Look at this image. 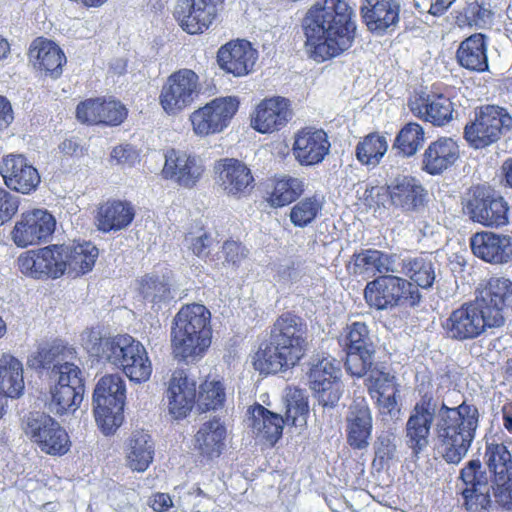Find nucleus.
Masks as SVG:
<instances>
[{
    "instance_id": "nucleus-24",
    "label": "nucleus",
    "mask_w": 512,
    "mask_h": 512,
    "mask_svg": "<svg viewBox=\"0 0 512 512\" xmlns=\"http://www.w3.org/2000/svg\"><path fill=\"white\" fill-rule=\"evenodd\" d=\"M346 424L349 445L358 450L367 448L372 433V415L365 399L358 398L350 404Z\"/></svg>"
},
{
    "instance_id": "nucleus-5",
    "label": "nucleus",
    "mask_w": 512,
    "mask_h": 512,
    "mask_svg": "<svg viewBox=\"0 0 512 512\" xmlns=\"http://www.w3.org/2000/svg\"><path fill=\"white\" fill-rule=\"evenodd\" d=\"M366 303L376 310H392L396 307L419 303L421 295L413 283L396 275H380L366 284Z\"/></svg>"
},
{
    "instance_id": "nucleus-63",
    "label": "nucleus",
    "mask_w": 512,
    "mask_h": 512,
    "mask_svg": "<svg viewBox=\"0 0 512 512\" xmlns=\"http://www.w3.org/2000/svg\"><path fill=\"white\" fill-rule=\"evenodd\" d=\"M247 249L239 242L228 240L222 245L218 253V259H223L222 264L227 267H238L247 257Z\"/></svg>"
},
{
    "instance_id": "nucleus-62",
    "label": "nucleus",
    "mask_w": 512,
    "mask_h": 512,
    "mask_svg": "<svg viewBox=\"0 0 512 512\" xmlns=\"http://www.w3.org/2000/svg\"><path fill=\"white\" fill-rule=\"evenodd\" d=\"M367 380L369 382V392L373 397L380 394H387L392 392L393 389H398L394 383L395 377L377 368L370 370Z\"/></svg>"
},
{
    "instance_id": "nucleus-39",
    "label": "nucleus",
    "mask_w": 512,
    "mask_h": 512,
    "mask_svg": "<svg viewBox=\"0 0 512 512\" xmlns=\"http://www.w3.org/2000/svg\"><path fill=\"white\" fill-rule=\"evenodd\" d=\"M98 257V249L91 242L65 246V271L74 276L84 275L92 270Z\"/></svg>"
},
{
    "instance_id": "nucleus-12",
    "label": "nucleus",
    "mask_w": 512,
    "mask_h": 512,
    "mask_svg": "<svg viewBox=\"0 0 512 512\" xmlns=\"http://www.w3.org/2000/svg\"><path fill=\"white\" fill-rule=\"evenodd\" d=\"M493 328L498 327L475 300L454 309L443 323L447 337L456 341L476 339Z\"/></svg>"
},
{
    "instance_id": "nucleus-32",
    "label": "nucleus",
    "mask_w": 512,
    "mask_h": 512,
    "mask_svg": "<svg viewBox=\"0 0 512 512\" xmlns=\"http://www.w3.org/2000/svg\"><path fill=\"white\" fill-rule=\"evenodd\" d=\"M211 345V337L183 329H171V347L174 358L186 363L201 359Z\"/></svg>"
},
{
    "instance_id": "nucleus-43",
    "label": "nucleus",
    "mask_w": 512,
    "mask_h": 512,
    "mask_svg": "<svg viewBox=\"0 0 512 512\" xmlns=\"http://www.w3.org/2000/svg\"><path fill=\"white\" fill-rule=\"evenodd\" d=\"M95 219L100 231L119 230L128 224V207L121 201H107L98 207Z\"/></svg>"
},
{
    "instance_id": "nucleus-50",
    "label": "nucleus",
    "mask_w": 512,
    "mask_h": 512,
    "mask_svg": "<svg viewBox=\"0 0 512 512\" xmlns=\"http://www.w3.org/2000/svg\"><path fill=\"white\" fill-rule=\"evenodd\" d=\"M67 353L72 354V349L61 344L40 347L33 356L32 365L36 369H51L52 371L56 365L68 362Z\"/></svg>"
},
{
    "instance_id": "nucleus-28",
    "label": "nucleus",
    "mask_w": 512,
    "mask_h": 512,
    "mask_svg": "<svg viewBox=\"0 0 512 512\" xmlns=\"http://www.w3.org/2000/svg\"><path fill=\"white\" fill-rule=\"evenodd\" d=\"M393 206L406 212H415L424 206L427 192L419 180L398 176L387 185Z\"/></svg>"
},
{
    "instance_id": "nucleus-2",
    "label": "nucleus",
    "mask_w": 512,
    "mask_h": 512,
    "mask_svg": "<svg viewBox=\"0 0 512 512\" xmlns=\"http://www.w3.org/2000/svg\"><path fill=\"white\" fill-rule=\"evenodd\" d=\"M352 9L344 0L317 1L303 20L306 47L316 61L348 50L354 40Z\"/></svg>"
},
{
    "instance_id": "nucleus-11",
    "label": "nucleus",
    "mask_w": 512,
    "mask_h": 512,
    "mask_svg": "<svg viewBox=\"0 0 512 512\" xmlns=\"http://www.w3.org/2000/svg\"><path fill=\"white\" fill-rule=\"evenodd\" d=\"M64 256L65 246L53 244L21 253L17 265L26 277L55 280L65 274Z\"/></svg>"
},
{
    "instance_id": "nucleus-64",
    "label": "nucleus",
    "mask_w": 512,
    "mask_h": 512,
    "mask_svg": "<svg viewBox=\"0 0 512 512\" xmlns=\"http://www.w3.org/2000/svg\"><path fill=\"white\" fill-rule=\"evenodd\" d=\"M185 240L188 248L200 258L207 257L214 244V239L211 235L202 229L197 232L188 233Z\"/></svg>"
},
{
    "instance_id": "nucleus-22",
    "label": "nucleus",
    "mask_w": 512,
    "mask_h": 512,
    "mask_svg": "<svg viewBox=\"0 0 512 512\" xmlns=\"http://www.w3.org/2000/svg\"><path fill=\"white\" fill-rule=\"evenodd\" d=\"M257 51L245 40L231 41L223 45L217 53L219 66L236 77L245 76L253 70Z\"/></svg>"
},
{
    "instance_id": "nucleus-1",
    "label": "nucleus",
    "mask_w": 512,
    "mask_h": 512,
    "mask_svg": "<svg viewBox=\"0 0 512 512\" xmlns=\"http://www.w3.org/2000/svg\"><path fill=\"white\" fill-rule=\"evenodd\" d=\"M478 408L463 401L449 407L443 400L426 392L412 408L406 422L407 445L415 454L422 452L429 444L434 424L437 449L448 464L458 465L468 454L479 427Z\"/></svg>"
},
{
    "instance_id": "nucleus-4",
    "label": "nucleus",
    "mask_w": 512,
    "mask_h": 512,
    "mask_svg": "<svg viewBox=\"0 0 512 512\" xmlns=\"http://www.w3.org/2000/svg\"><path fill=\"white\" fill-rule=\"evenodd\" d=\"M126 387L118 375H105L93 392V413L104 435H113L124 420Z\"/></svg>"
},
{
    "instance_id": "nucleus-13",
    "label": "nucleus",
    "mask_w": 512,
    "mask_h": 512,
    "mask_svg": "<svg viewBox=\"0 0 512 512\" xmlns=\"http://www.w3.org/2000/svg\"><path fill=\"white\" fill-rule=\"evenodd\" d=\"M200 91L198 75L191 69H180L162 86L159 103L168 115H177L196 100Z\"/></svg>"
},
{
    "instance_id": "nucleus-53",
    "label": "nucleus",
    "mask_w": 512,
    "mask_h": 512,
    "mask_svg": "<svg viewBox=\"0 0 512 512\" xmlns=\"http://www.w3.org/2000/svg\"><path fill=\"white\" fill-rule=\"evenodd\" d=\"M423 141V128L417 123H408L398 133L394 146L404 156H412L417 152Z\"/></svg>"
},
{
    "instance_id": "nucleus-57",
    "label": "nucleus",
    "mask_w": 512,
    "mask_h": 512,
    "mask_svg": "<svg viewBox=\"0 0 512 512\" xmlns=\"http://www.w3.org/2000/svg\"><path fill=\"white\" fill-rule=\"evenodd\" d=\"M374 354L375 351L361 353L360 351L346 350L345 367L347 372L356 377L369 374L373 369Z\"/></svg>"
},
{
    "instance_id": "nucleus-52",
    "label": "nucleus",
    "mask_w": 512,
    "mask_h": 512,
    "mask_svg": "<svg viewBox=\"0 0 512 512\" xmlns=\"http://www.w3.org/2000/svg\"><path fill=\"white\" fill-rule=\"evenodd\" d=\"M138 291L154 303L167 301L171 298L170 283L164 276L145 275L138 282Z\"/></svg>"
},
{
    "instance_id": "nucleus-44",
    "label": "nucleus",
    "mask_w": 512,
    "mask_h": 512,
    "mask_svg": "<svg viewBox=\"0 0 512 512\" xmlns=\"http://www.w3.org/2000/svg\"><path fill=\"white\" fill-rule=\"evenodd\" d=\"M303 192L302 179L285 175L275 180L269 203L273 207H283L295 201Z\"/></svg>"
},
{
    "instance_id": "nucleus-46",
    "label": "nucleus",
    "mask_w": 512,
    "mask_h": 512,
    "mask_svg": "<svg viewBox=\"0 0 512 512\" xmlns=\"http://www.w3.org/2000/svg\"><path fill=\"white\" fill-rule=\"evenodd\" d=\"M152 374V363L144 345L130 337V382H147Z\"/></svg>"
},
{
    "instance_id": "nucleus-23",
    "label": "nucleus",
    "mask_w": 512,
    "mask_h": 512,
    "mask_svg": "<svg viewBox=\"0 0 512 512\" xmlns=\"http://www.w3.org/2000/svg\"><path fill=\"white\" fill-rule=\"evenodd\" d=\"M331 144L322 129L300 131L293 144L295 159L303 166L321 163L330 151Z\"/></svg>"
},
{
    "instance_id": "nucleus-37",
    "label": "nucleus",
    "mask_w": 512,
    "mask_h": 512,
    "mask_svg": "<svg viewBox=\"0 0 512 512\" xmlns=\"http://www.w3.org/2000/svg\"><path fill=\"white\" fill-rule=\"evenodd\" d=\"M226 428L220 419L204 422L195 435V447L208 458L219 457L224 448Z\"/></svg>"
},
{
    "instance_id": "nucleus-60",
    "label": "nucleus",
    "mask_w": 512,
    "mask_h": 512,
    "mask_svg": "<svg viewBox=\"0 0 512 512\" xmlns=\"http://www.w3.org/2000/svg\"><path fill=\"white\" fill-rule=\"evenodd\" d=\"M100 125L116 126L123 122L125 106L115 100H106L99 97Z\"/></svg>"
},
{
    "instance_id": "nucleus-56",
    "label": "nucleus",
    "mask_w": 512,
    "mask_h": 512,
    "mask_svg": "<svg viewBox=\"0 0 512 512\" xmlns=\"http://www.w3.org/2000/svg\"><path fill=\"white\" fill-rule=\"evenodd\" d=\"M276 277L284 284H294L301 281L307 274L305 262L299 258L284 259L275 268Z\"/></svg>"
},
{
    "instance_id": "nucleus-10",
    "label": "nucleus",
    "mask_w": 512,
    "mask_h": 512,
    "mask_svg": "<svg viewBox=\"0 0 512 512\" xmlns=\"http://www.w3.org/2000/svg\"><path fill=\"white\" fill-rule=\"evenodd\" d=\"M464 210L472 221L487 227H501L508 223V203L484 185L469 189Z\"/></svg>"
},
{
    "instance_id": "nucleus-16",
    "label": "nucleus",
    "mask_w": 512,
    "mask_h": 512,
    "mask_svg": "<svg viewBox=\"0 0 512 512\" xmlns=\"http://www.w3.org/2000/svg\"><path fill=\"white\" fill-rule=\"evenodd\" d=\"M26 434L47 455L63 456L71 447L67 431L54 418L46 414L29 418Z\"/></svg>"
},
{
    "instance_id": "nucleus-59",
    "label": "nucleus",
    "mask_w": 512,
    "mask_h": 512,
    "mask_svg": "<svg viewBox=\"0 0 512 512\" xmlns=\"http://www.w3.org/2000/svg\"><path fill=\"white\" fill-rule=\"evenodd\" d=\"M395 440L396 437L392 433H385L377 438L374 444L375 458L373 465H379L380 468H383L396 457L397 446Z\"/></svg>"
},
{
    "instance_id": "nucleus-42",
    "label": "nucleus",
    "mask_w": 512,
    "mask_h": 512,
    "mask_svg": "<svg viewBox=\"0 0 512 512\" xmlns=\"http://www.w3.org/2000/svg\"><path fill=\"white\" fill-rule=\"evenodd\" d=\"M484 460L493 479L512 477V455L503 443H487Z\"/></svg>"
},
{
    "instance_id": "nucleus-49",
    "label": "nucleus",
    "mask_w": 512,
    "mask_h": 512,
    "mask_svg": "<svg viewBox=\"0 0 512 512\" xmlns=\"http://www.w3.org/2000/svg\"><path fill=\"white\" fill-rule=\"evenodd\" d=\"M285 416L284 421L289 425H297L299 419L306 422L308 414V398L305 392L298 388H290L284 398Z\"/></svg>"
},
{
    "instance_id": "nucleus-54",
    "label": "nucleus",
    "mask_w": 512,
    "mask_h": 512,
    "mask_svg": "<svg viewBox=\"0 0 512 512\" xmlns=\"http://www.w3.org/2000/svg\"><path fill=\"white\" fill-rule=\"evenodd\" d=\"M225 387L218 380H206L200 385L198 404L202 410H216L224 405Z\"/></svg>"
},
{
    "instance_id": "nucleus-51",
    "label": "nucleus",
    "mask_w": 512,
    "mask_h": 512,
    "mask_svg": "<svg viewBox=\"0 0 512 512\" xmlns=\"http://www.w3.org/2000/svg\"><path fill=\"white\" fill-rule=\"evenodd\" d=\"M128 342L125 336L101 338L98 344V355L115 366L127 367L125 365Z\"/></svg>"
},
{
    "instance_id": "nucleus-27",
    "label": "nucleus",
    "mask_w": 512,
    "mask_h": 512,
    "mask_svg": "<svg viewBox=\"0 0 512 512\" xmlns=\"http://www.w3.org/2000/svg\"><path fill=\"white\" fill-rule=\"evenodd\" d=\"M473 254L493 264H504L512 261V238L492 232L476 233L471 238Z\"/></svg>"
},
{
    "instance_id": "nucleus-14",
    "label": "nucleus",
    "mask_w": 512,
    "mask_h": 512,
    "mask_svg": "<svg viewBox=\"0 0 512 512\" xmlns=\"http://www.w3.org/2000/svg\"><path fill=\"white\" fill-rule=\"evenodd\" d=\"M238 107L239 101L233 96L211 100L190 115L193 132L200 137L220 133L229 125Z\"/></svg>"
},
{
    "instance_id": "nucleus-29",
    "label": "nucleus",
    "mask_w": 512,
    "mask_h": 512,
    "mask_svg": "<svg viewBox=\"0 0 512 512\" xmlns=\"http://www.w3.org/2000/svg\"><path fill=\"white\" fill-rule=\"evenodd\" d=\"M168 408L176 418H184L192 410L196 398V384L188 379L184 370L173 372L167 390Z\"/></svg>"
},
{
    "instance_id": "nucleus-48",
    "label": "nucleus",
    "mask_w": 512,
    "mask_h": 512,
    "mask_svg": "<svg viewBox=\"0 0 512 512\" xmlns=\"http://www.w3.org/2000/svg\"><path fill=\"white\" fill-rule=\"evenodd\" d=\"M387 148L386 137L371 133L358 143L356 157L362 164L376 166L386 153Z\"/></svg>"
},
{
    "instance_id": "nucleus-33",
    "label": "nucleus",
    "mask_w": 512,
    "mask_h": 512,
    "mask_svg": "<svg viewBox=\"0 0 512 512\" xmlns=\"http://www.w3.org/2000/svg\"><path fill=\"white\" fill-rule=\"evenodd\" d=\"M459 158V147L451 138H439L430 143L423 154V170L431 175L441 174Z\"/></svg>"
},
{
    "instance_id": "nucleus-15",
    "label": "nucleus",
    "mask_w": 512,
    "mask_h": 512,
    "mask_svg": "<svg viewBox=\"0 0 512 512\" xmlns=\"http://www.w3.org/2000/svg\"><path fill=\"white\" fill-rule=\"evenodd\" d=\"M55 227L56 220L51 213L43 209H32L23 212L16 221L11 239L19 248L40 245L51 238Z\"/></svg>"
},
{
    "instance_id": "nucleus-26",
    "label": "nucleus",
    "mask_w": 512,
    "mask_h": 512,
    "mask_svg": "<svg viewBox=\"0 0 512 512\" xmlns=\"http://www.w3.org/2000/svg\"><path fill=\"white\" fill-rule=\"evenodd\" d=\"M28 56L36 70L51 78H58L66 64L63 50L54 41L44 37H37L32 41Z\"/></svg>"
},
{
    "instance_id": "nucleus-30",
    "label": "nucleus",
    "mask_w": 512,
    "mask_h": 512,
    "mask_svg": "<svg viewBox=\"0 0 512 512\" xmlns=\"http://www.w3.org/2000/svg\"><path fill=\"white\" fill-rule=\"evenodd\" d=\"M400 0H365L362 18L368 29L382 34L399 22Z\"/></svg>"
},
{
    "instance_id": "nucleus-8",
    "label": "nucleus",
    "mask_w": 512,
    "mask_h": 512,
    "mask_svg": "<svg viewBox=\"0 0 512 512\" xmlns=\"http://www.w3.org/2000/svg\"><path fill=\"white\" fill-rule=\"evenodd\" d=\"M54 384L50 388L51 403L56 412L63 415L76 411L84 397L85 380L81 369L72 362L56 365L52 370Z\"/></svg>"
},
{
    "instance_id": "nucleus-41",
    "label": "nucleus",
    "mask_w": 512,
    "mask_h": 512,
    "mask_svg": "<svg viewBox=\"0 0 512 512\" xmlns=\"http://www.w3.org/2000/svg\"><path fill=\"white\" fill-rule=\"evenodd\" d=\"M154 457V442L144 430H135L130 436V469L145 471Z\"/></svg>"
},
{
    "instance_id": "nucleus-7",
    "label": "nucleus",
    "mask_w": 512,
    "mask_h": 512,
    "mask_svg": "<svg viewBox=\"0 0 512 512\" xmlns=\"http://www.w3.org/2000/svg\"><path fill=\"white\" fill-rule=\"evenodd\" d=\"M512 129V115L503 107L486 105L476 113L475 119L464 129L470 146L481 149L497 142Z\"/></svg>"
},
{
    "instance_id": "nucleus-18",
    "label": "nucleus",
    "mask_w": 512,
    "mask_h": 512,
    "mask_svg": "<svg viewBox=\"0 0 512 512\" xmlns=\"http://www.w3.org/2000/svg\"><path fill=\"white\" fill-rule=\"evenodd\" d=\"M222 2L223 0H178L174 16L187 33H202L215 19L217 6Z\"/></svg>"
},
{
    "instance_id": "nucleus-58",
    "label": "nucleus",
    "mask_w": 512,
    "mask_h": 512,
    "mask_svg": "<svg viewBox=\"0 0 512 512\" xmlns=\"http://www.w3.org/2000/svg\"><path fill=\"white\" fill-rule=\"evenodd\" d=\"M379 250L367 249L352 256V272L355 275H375L379 268Z\"/></svg>"
},
{
    "instance_id": "nucleus-36",
    "label": "nucleus",
    "mask_w": 512,
    "mask_h": 512,
    "mask_svg": "<svg viewBox=\"0 0 512 512\" xmlns=\"http://www.w3.org/2000/svg\"><path fill=\"white\" fill-rule=\"evenodd\" d=\"M210 311L202 304L183 306L174 317L172 329H178L212 337L210 326Z\"/></svg>"
},
{
    "instance_id": "nucleus-19",
    "label": "nucleus",
    "mask_w": 512,
    "mask_h": 512,
    "mask_svg": "<svg viewBox=\"0 0 512 512\" xmlns=\"http://www.w3.org/2000/svg\"><path fill=\"white\" fill-rule=\"evenodd\" d=\"M0 175L10 190L22 194L34 192L41 182L38 170L23 155L10 154L4 157Z\"/></svg>"
},
{
    "instance_id": "nucleus-40",
    "label": "nucleus",
    "mask_w": 512,
    "mask_h": 512,
    "mask_svg": "<svg viewBox=\"0 0 512 512\" xmlns=\"http://www.w3.org/2000/svg\"><path fill=\"white\" fill-rule=\"evenodd\" d=\"M401 272L414 282L417 289H429L436 280V263L423 256L404 259Z\"/></svg>"
},
{
    "instance_id": "nucleus-9",
    "label": "nucleus",
    "mask_w": 512,
    "mask_h": 512,
    "mask_svg": "<svg viewBox=\"0 0 512 512\" xmlns=\"http://www.w3.org/2000/svg\"><path fill=\"white\" fill-rule=\"evenodd\" d=\"M493 477L479 459L468 461L460 470L458 481L464 507L468 512H489L493 506L490 485Z\"/></svg>"
},
{
    "instance_id": "nucleus-34",
    "label": "nucleus",
    "mask_w": 512,
    "mask_h": 512,
    "mask_svg": "<svg viewBox=\"0 0 512 512\" xmlns=\"http://www.w3.org/2000/svg\"><path fill=\"white\" fill-rule=\"evenodd\" d=\"M248 413L250 414L248 425L253 434L274 445L282 436L283 426L286 424L283 416L269 411L260 404L250 407Z\"/></svg>"
},
{
    "instance_id": "nucleus-6",
    "label": "nucleus",
    "mask_w": 512,
    "mask_h": 512,
    "mask_svg": "<svg viewBox=\"0 0 512 512\" xmlns=\"http://www.w3.org/2000/svg\"><path fill=\"white\" fill-rule=\"evenodd\" d=\"M340 362L330 356H316L308 373L310 388L319 407L334 409L344 392Z\"/></svg>"
},
{
    "instance_id": "nucleus-61",
    "label": "nucleus",
    "mask_w": 512,
    "mask_h": 512,
    "mask_svg": "<svg viewBox=\"0 0 512 512\" xmlns=\"http://www.w3.org/2000/svg\"><path fill=\"white\" fill-rule=\"evenodd\" d=\"M490 491L493 504L506 511H512V477L492 479Z\"/></svg>"
},
{
    "instance_id": "nucleus-21",
    "label": "nucleus",
    "mask_w": 512,
    "mask_h": 512,
    "mask_svg": "<svg viewBox=\"0 0 512 512\" xmlns=\"http://www.w3.org/2000/svg\"><path fill=\"white\" fill-rule=\"evenodd\" d=\"M204 166L199 157L180 150H169L165 155L162 175L180 186L192 188L201 178Z\"/></svg>"
},
{
    "instance_id": "nucleus-3",
    "label": "nucleus",
    "mask_w": 512,
    "mask_h": 512,
    "mask_svg": "<svg viewBox=\"0 0 512 512\" xmlns=\"http://www.w3.org/2000/svg\"><path fill=\"white\" fill-rule=\"evenodd\" d=\"M307 338V325L301 317L282 314L274 323L270 343L256 354V369L271 374L294 367L306 353Z\"/></svg>"
},
{
    "instance_id": "nucleus-25",
    "label": "nucleus",
    "mask_w": 512,
    "mask_h": 512,
    "mask_svg": "<svg viewBox=\"0 0 512 512\" xmlns=\"http://www.w3.org/2000/svg\"><path fill=\"white\" fill-rule=\"evenodd\" d=\"M289 101L282 97L265 99L255 109L252 127L260 133L280 130L291 119Z\"/></svg>"
},
{
    "instance_id": "nucleus-31",
    "label": "nucleus",
    "mask_w": 512,
    "mask_h": 512,
    "mask_svg": "<svg viewBox=\"0 0 512 512\" xmlns=\"http://www.w3.org/2000/svg\"><path fill=\"white\" fill-rule=\"evenodd\" d=\"M411 112L425 121L442 126L452 118L453 107L443 95H417L409 101Z\"/></svg>"
},
{
    "instance_id": "nucleus-45",
    "label": "nucleus",
    "mask_w": 512,
    "mask_h": 512,
    "mask_svg": "<svg viewBox=\"0 0 512 512\" xmlns=\"http://www.w3.org/2000/svg\"><path fill=\"white\" fill-rule=\"evenodd\" d=\"M339 341L345 350L360 351L361 353L375 351L369 328L364 322L356 321L348 324Z\"/></svg>"
},
{
    "instance_id": "nucleus-17",
    "label": "nucleus",
    "mask_w": 512,
    "mask_h": 512,
    "mask_svg": "<svg viewBox=\"0 0 512 512\" xmlns=\"http://www.w3.org/2000/svg\"><path fill=\"white\" fill-rule=\"evenodd\" d=\"M214 172L217 183L228 196L240 198L247 195L254 186L250 168L235 158H223L215 162Z\"/></svg>"
},
{
    "instance_id": "nucleus-20",
    "label": "nucleus",
    "mask_w": 512,
    "mask_h": 512,
    "mask_svg": "<svg viewBox=\"0 0 512 512\" xmlns=\"http://www.w3.org/2000/svg\"><path fill=\"white\" fill-rule=\"evenodd\" d=\"M475 301L493 324L502 327L505 323L503 311L512 305V281L504 277L490 278Z\"/></svg>"
},
{
    "instance_id": "nucleus-47",
    "label": "nucleus",
    "mask_w": 512,
    "mask_h": 512,
    "mask_svg": "<svg viewBox=\"0 0 512 512\" xmlns=\"http://www.w3.org/2000/svg\"><path fill=\"white\" fill-rule=\"evenodd\" d=\"M324 205V198L320 195L314 194L305 197L297 202L290 211V221L295 227H306L311 224L318 214L321 212Z\"/></svg>"
},
{
    "instance_id": "nucleus-35",
    "label": "nucleus",
    "mask_w": 512,
    "mask_h": 512,
    "mask_svg": "<svg viewBox=\"0 0 512 512\" xmlns=\"http://www.w3.org/2000/svg\"><path fill=\"white\" fill-rule=\"evenodd\" d=\"M486 38L482 33H475L461 42L456 58L462 67L476 72L488 70Z\"/></svg>"
},
{
    "instance_id": "nucleus-38",
    "label": "nucleus",
    "mask_w": 512,
    "mask_h": 512,
    "mask_svg": "<svg viewBox=\"0 0 512 512\" xmlns=\"http://www.w3.org/2000/svg\"><path fill=\"white\" fill-rule=\"evenodd\" d=\"M23 365L13 355L0 357V390L10 398H19L25 388Z\"/></svg>"
},
{
    "instance_id": "nucleus-55",
    "label": "nucleus",
    "mask_w": 512,
    "mask_h": 512,
    "mask_svg": "<svg viewBox=\"0 0 512 512\" xmlns=\"http://www.w3.org/2000/svg\"><path fill=\"white\" fill-rule=\"evenodd\" d=\"M498 5L499 0H475L466 8L465 17L470 25L484 28L492 23Z\"/></svg>"
}]
</instances>
